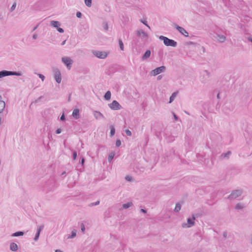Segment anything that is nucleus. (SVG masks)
Listing matches in <instances>:
<instances>
[{"instance_id":"f257e3e1","label":"nucleus","mask_w":252,"mask_h":252,"mask_svg":"<svg viewBox=\"0 0 252 252\" xmlns=\"http://www.w3.org/2000/svg\"><path fill=\"white\" fill-rule=\"evenodd\" d=\"M159 38L160 40H163L164 44L167 46L176 47L177 45V42L175 41L174 40L170 39L167 37L160 35L159 37Z\"/></svg>"},{"instance_id":"f03ea898","label":"nucleus","mask_w":252,"mask_h":252,"mask_svg":"<svg viewBox=\"0 0 252 252\" xmlns=\"http://www.w3.org/2000/svg\"><path fill=\"white\" fill-rule=\"evenodd\" d=\"M11 75L21 76V73L19 72L11 71L5 70L0 71V78Z\"/></svg>"},{"instance_id":"7ed1b4c3","label":"nucleus","mask_w":252,"mask_h":252,"mask_svg":"<svg viewBox=\"0 0 252 252\" xmlns=\"http://www.w3.org/2000/svg\"><path fill=\"white\" fill-rule=\"evenodd\" d=\"M243 192V190L241 189H236L233 190L230 194L228 196L229 200H233L240 196Z\"/></svg>"},{"instance_id":"20e7f679","label":"nucleus","mask_w":252,"mask_h":252,"mask_svg":"<svg viewBox=\"0 0 252 252\" xmlns=\"http://www.w3.org/2000/svg\"><path fill=\"white\" fill-rule=\"evenodd\" d=\"M92 52L94 56L101 59H105L108 55V53L104 51H93Z\"/></svg>"},{"instance_id":"39448f33","label":"nucleus","mask_w":252,"mask_h":252,"mask_svg":"<svg viewBox=\"0 0 252 252\" xmlns=\"http://www.w3.org/2000/svg\"><path fill=\"white\" fill-rule=\"evenodd\" d=\"M166 68L164 66H161L158 67H157L154 70H152L150 72V75L152 76H156L159 73L165 71Z\"/></svg>"},{"instance_id":"423d86ee","label":"nucleus","mask_w":252,"mask_h":252,"mask_svg":"<svg viewBox=\"0 0 252 252\" xmlns=\"http://www.w3.org/2000/svg\"><path fill=\"white\" fill-rule=\"evenodd\" d=\"M196 219V217L195 216V215L193 214L192 215V218H188L187 219V222L188 223H183V227H190L194 225V220Z\"/></svg>"},{"instance_id":"0eeeda50","label":"nucleus","mask_w":252,"mask_h":252,"mask_svg":"<svg viewBox=\"0 0 252 252\" xmlns=\"http://www.w3.org/2000/svg\"><path fill=\"white\" fill-rule=\"evenodd\" d=\"M108 106L110 109L114 110H120L122 108V106L116 100H113L112 103L108 104Z\"/></svg>"},{"instance_id":"6e6552de","label":"nucleus","mask_w":252,"mask_h":252,"mask_svg":"<svg viewBox=\"0 0 252 252\" xmlns=\"http://www.w3.org/2000/svg\"><path fill=\"white\" fill-rule=\"evenodd\" d=\"M63 63L66 66L67 68L69 70L71 67L73 63V60L69 57H63L62 58Z\"/></svg>"},{"instance_id":"1a4fd4ad","label":"nucleus","mask_w":252,"mask_h":252,"mask_svg":"<svg viewBox=\"0 0 252 252\" xmlns=\"http://www.w3.org/2000/svg\"><path fill=\"white\" fill-rule=\"evenodd\" d=\"M54 78L58 83H60L62 80L61 73L58 69L54 70Z\"/></svg>"},{"instance_id":"9d476101","label":"nucleus","mask_w":252,"mask_h":252,"mask_svg":"<svg viewBox=\"0 0 252 252\" xmlns=\"http://www.w3.org/2000/svg\"><path fill=\"white\" fill-rule=\"evenodd\" d=\"M175 28L176 29L183 35H185V36H188V32H187V31L183 28L180 27L177 25H175Z\"/></svg>"},{"instance_id":"9b49d317","label":"nucleus","mask_w":252,"mask_h":252,"mask_svg":"<svg viewBox=\"0 0 252 252\" xmlns=\"http://www.w3.org/2000/svg\"><path fill=\"white\" fill-rule=\"evenodd\" d=\"M137 35L140 36L142 39L147 38L148 37V34L142 30L137 31Z\"/></svg>"},{"instance_id":"f8f14e48","label":"nucleus","mask_w":252,"mask_h":252,"mask_svg":"<svg viewBox=\"0 0 252 252\" xmlns=\"http://www.w3.org/2000/svg\"><path fill=\"white\" fill-rule=\"evenodd\" d=\"M93 114L94 118L96 120L104 118V115L99 111H94Z\"/></svg>"},{"instance_id":"ddd939ff","label":"nucleus","mask_w":252,"mask_h":252,"mask_svg":"<svg viewBox=\"0 0 252 252\" xmlns=\"http://www.w3.org/2000/svg\"><path fill=\"white\" fill-rule=\"evenodd\" d=\"M217 40L220 42H224L226 40V37L224 35L217 34L215 36Z\"/></svg>"},{"instance_id":"4468645a","label":"nucleus","mask_w":252,"mask_h":252,"mask_svg":"<svg viewBox=\"0 0 252 252\" xmlns=\"http://www.w3.org/2000/svg\"><path fill=\"white\" fill-rule=\"evenodd\" d=\"M5 107V103L2 100L1 95L0 94V114L2 113Z\"/></svg>"},{"instance_id":"2eb2a0df","label":"nucleus","mask_w":252,"mask_h":252,"mask_svg":"<svg viewBox=\"0 0 252 252\" xmlns=\"http://www.w3.org/2000/svg\"><path fill=\"white\" fill-rule=\"evenodd\" d=\"M43 227H44V225H41L37 228V232H36L35 237L34 238L35 241H37L38 240V239L39 237L40 233L41 231L42 230V229H43Z\"/></svg>"},{"instance_id":"dca6fc26","label":"nucleus","mask_w":252,"mask_h":252,"mask_svg":"<svg viewBox=\"0 0 252 252\" xmlns=\"http://www.w3.org/2000/svg\"><path fill=\"white\" fill-rule=\"evenodd\" d=\"M151 51L149 50H147L142 57L143 61L146 60L148 59L151 55Z\"/></svg>"},{"instance_id":"f3484780","label":"nucleus","mask_w":252,"mask_h":252,"mask_svg":"<svg viewBox=\"0 0 252 252\" xmlns=\"http://www.w3.org/2000/svg\"><path fill=\"white\" fill-rule=\"evenodd\" d=\"M72 116L76 119L79 118V110L78 109H75L73 110Z\"/></svg>"},{"instance_id":"a211bd4d","label":"nucleus","mask_w":252,"mask_h":252,"mask_svg":"<svg viewBox=\"0 0 252 252\" xmlns=\"http://www.w3.org/2000/svg\"><path fill=\"white\" fill-rule=\"evenodd\" d=\"M10 250L15 252L18 250V246L15 243H11L10 245Z\"/></svg>"},{"instance_id":"6ab92c4d","label":"nucleus","mask_w":252,"mask_h":252,"mask_svg":"<svg viewBox=\"0 0 252 252\" xmlns=\"http://www.w3.org/2000/svg\"><path fill=\"white\" fill-rule=\"evenodd\" d=\"M50 24L52 26L57 28L61 25L60 22L56 21H52Z\"/></svg>"},{"instance_id":"aec40b11","label":"nucleus","mask_w":252,"mask_h":252,"mask_svg":"<svg viewBox=\"0 0 252 252\" xmlns=\"http://www.w3.org/2000/svg\"><path fill=\"white\" fill-rule=\"evenodd\" d=\"M133 205L132 203L131 202H127V203H126V204H123V209H127L129 207H130L131 206H132Z\"/></svg>"},{"instance_id":"412c9836","label":"nucleus","mask_w":252,"mask_h":252,"mask_svg":"<svg viewBox=\"0 0 252 252\" xmlns=\"http://www.w3.org/2000/svg\"><path fill=\"white\" fill-rule=\"evenodd\" d=\"M111 92L110 91H107L105 95H104V98L107 100H110V99L111 98Z\"/></svg>"},{"instance_id":"4be33fe9","label":"nucleus","mask_w":252,"mask_h":252,"mask_svg":"<svg viewBox=\"0 0 252 252\" xmlns=\"http://www.w3.org/2000/svg\"><path fill=\"white\" fill-rule=\"evenodd\" d=\"M181 204L179 202L176 203L175 208L174 209V211L175 212H179L180 211V210H181Z\"/></svg>"},{"instance_id":"5701e85b","label":"nucleus","mask_w":252,"mask_h":252,"mask_svg":"<svg viewBox=\"0 0 252 252\" xmlns=\"http://www.w3.org/2000/svg\"><path fill=\"white\" fill-rule=\"evenodd\" d=\"M110 136L111 137H112L115 133V127L113 126H110Z\"/></svg>"},{"instance_id":"b1692460","label":"nucleus","mask_w":252,"mask_h":252,"mask_svg":"<svg viewBox=\"0 0 252 252\" xmlns=\"http://www.w3.org/2000/svg\"><path fill=\"white\" fill-rule=\"evenodd\" d=\"M24 232L22 231H17L12 234V236L14 237L23 236Z\"/></svg>"},{"instance_id":"393cba45","label":"nucleus","mask_w":252,"mask_h":252,"mask_svg":"<svg viewBox=\"0 0 252 252\" xmlns=\"http://www.w3.org/2000/svg\"><path fill=\"white\" fill-rule=\"evenodd\" d=\"M177 93H178V92H174L172 94V95L170 97V100H169V102L170 103H171L174 100Z\"/></svg>"},{"instance_id":"a878e982","label":"nucleus","mask_w":252,"mask_h":252,"mask_svg":"<svg viewBox=\"0 0 252 252\" xmlns=\"http://www.w3.org/2000/svg\"><path fill=\"white\" fill-rule=\"evenodd\" d=\"M244 207V205L242 203H237L235 206V209L237 210L242 209Z\"/></svg>"},{"instance_id":"bb28decb","label":"nucleus","mask_w":252,"mask_h":252,"mask_svg":"<svg viewBox=\"0 0 252 252\" xmlns=\"http://www.w3.org/2000/svg\"><path fill=\"white\" fill-rule=\"evenodd\" d=\"M76 236V230H73L71 232V235L68 237V239H72Z\"/></svg>"},{"instance_id":"cd10ccee","label":"nucleus","mask_w":252,"mask_h":252,"mask_svg":"<svg viewBox=\"0 0 252 252\" xmlns=\"http://www.w3.org/2000/svg\"><path fill=\"white\" fill-rule=\"evenodd\" d=\"M115 156V153H111L108 156V161L109 162H111V160L113 159V158H114V157Z\"/></svg>"},{"instance_id":"c85d7f7f","label":"nucleus","mask_w":252,"mask_h":252,"mask_svg":"<svg viewBox=\"0 0 252 252\" xmlns=\"http://www.w3.org/2000/svg\"><path fill=\"white\" fill-rule=\"evenodd\" d=\"M92 0H85V3L88 7H91L92 6Z\"/></svg>"},{"instance_id":"c756f323","label":"nucleus","mask_w":252,"mask_h":252,"mask_svg":"<svg viewBox=\"0 0 252 252\" xmlns=\"http://www.w3.org/2000/svg\"><path fill=\"white\" fill-rule=\"evenodd\" d=\"M119 46H120L121 50L123 51L124 50V44H123V41H122V40L121 39H120L119 40Z\"/></svg>"},{"instance_id":"7c9ffc66","label":"nucleus","mask_w":252,"mask_h":252,"mask_svg":"<svg viewBox=\"0 0 252 252\" xmlns=\"http://www.w3.org/2000/svg\"><path fill=\"white\" fill-rule=\"evenodd\" d=\"M231 154V152L230 151H228L226 153H223L222 154L221 156V157H223V158H228L229 157V156Z\"/></svg>"},{"instance_id":"2f4dec72","label":"nucleus","mask_w":252,"mask_h":252,"mask_svg":"<svg viewBox=\"0 0 252 252\" xmlns=\"http://www.w3.org/2000/svg\"><path fill=\"white\" fill-rule=\"evenodd\" d=\"M102 27L105 31H107L108 30V26L106 22L102 23Z\"/></svg>"},{"instance_id":"473e14b6","label":"nucleus","mask_w":252,"mask_h":252,"mask_svg":"<svg viewBox=\"0 0 252 252\" xmlns=\"http://www.w3.org/2000/svg\"><path fill=\"white\" fill-rule=\"evenodd\" d=\"M99 204V201H97L95 202H93V203H92L90 204L89 206L90 207H92V206H94L97 205Z\"/></svg>"},{"instance_id":"72a5a7b5","label":"nucleus","mask_w":252,"mask_h":252,"mask_svg":"<svg viewBox=\"0 0 252 252\" xmlns=\"http://www.w3.org/2000/svg\"><path fill=\"white\" fill-rule=\"evenodd\" d=\"M16 2H14L10 8V11H13V10H14L16 8Z\"/></svg>"},{"instance_id":"f704fd0d","label":"nucleus","mask_w":252,"mask_h":252,"mask_svg":"<svg viewBox=\"0 0 252 252\" xmlns=\"http://www.w3.org/2000/svg\"><path fill=\"white\" fill-rule=\"evenodd\" d=\"M81 230L82 232L84 233L85 230V227L84 224L83 223H82L81 224Z\"/></svg>"},{"instance_id":"c9c22d12","label":"nucleus","mask_w":252,"mask_h":252,"mask_svg":"<svg viewBox=\"0 0 252 252\" xmlns=\"http://www.w3.org/2000/svg\"><path fill=\"white\" fill-rule=\"evenodd\" d=\"M121 145V141L120 140H117L116 142V147H119Z\"/></svg>"},{"instance_id":"e433bc0d","label":"nucleus","mask_w":252,"mask_h":252,"mask_svg":"<svg viewBox=\"0 0 252 252\" xmlns=\"http://www.w3.org/2000/svg\"><path fill=\"white\" fill-rule=\"evenodd\" d=\"M140 22L141 23H142L143 24H144L145 25H146L147 27H148L149 29H150V27L147 24L146 21L141 20Z\"/></svg>"},{"instance_id":"4c0bfd02","label":"nucleus","mask_w":252,"mask_h":252,"mask_svg":"<svg viewBox=\"0 0 252 252\" xmlns=\"http://www.w3.org/2000/svg\"><path fill=\"white\" fill-rule=\"evenodd\" d=\"M77 152L76 151H73V160H75L77 158Z\"/></svg>"},{"instance_id":"58836bf2","label":"nucleus","mask_w":252,"mask_h":252,"mask_svg":"<svg viewBox=\"0 0 252 252\" xmlns=\"http://www.w3.org/2000/svg\"><path fill=\"white\" fill-rule=\"evenodd\" d=\"M38 75L39 77L42 80V81H43L45 79L44 76L41 74H38Z\"/></svg>"},{"instance_id":"ea45409f","label":"nucleus","mask_w":252,"mask_h":252,"mask_svg":"<svg viewBox=\"0 0 252 252\" xmlns=\"http://www.w3.org/2000/svg\"><path fill=\"white\" fill-rule=\"evenodd\" d=\"M126 133L128 136H131V134H131V132L129 130H128V129H126Z\"/></svg>"},{"instance_id":"a19ab883","label":"nucleus","mask_w":252,"mask_h":252,"mask_svg":"<svg viewBox=\"0 0 252 252\" xmlns=\"http://www.w3.org/2000/svg\"><path fill=\"white\" fill-rule=\"evenodd\" d=\"M82 13L80 12H77V13H76V16L78 17V18H81L82 17Z\"/></svg>"},{"instance_id":"79ce46f5","label":"nucleus","mask_w":252,"mask_h":252,"mask_svg":"<svg viewBox=\"0 0 252 252\" xmlns=\"http://www.w3.org/2000/svg\"><path fill=\"white\" fill-rule=\"evenodd\" d=\"M57 30L59 32H60V33H63L64 32V30L63 29L61 28H57Z\"/></svg>"},{"instance_id":"37998d69","label":"nucleus","mask_w":252,"mask_h":252,"mask_svg":"<svg viewBox=\"0 0 252 252\" xmlns=\"http://www.w3.org/2000/svg\"><path fill=\"white\" fill-rule=\"evenodd\" d=\"M126 179L127 180V181H132V177H130V176H126Z\"/></svg>"},{"instance_id":"c03bdc74","label":"nucleus","mask_w":252,"mask_h":252,"mask_svg":"<svg viewBox=\"0 0 252 252\" xmlns=\"http://www.w3.org/2000/svg\"><path fill=\"white\" fill-rule=\"evenodd\" d=\"M60 119L61 121H64L65 120V116H64V114H63L61 116Z\"/></svg>"},{"instance_id":"a18cd8bd","label":"nucleus","mask_w":252,"mask_h":252,"mask_svg":"<svg viewBox=\"0 0 252 252\" xmlns=\"http://www.w3.org/2000/svg\"><path fill=\"white\" fill-rule=\"evenodd\" d=\"M61 131H62V129L61 128H58L56 130V133L57 134H60L61 133Z\"/></svg>"},{"instance_id":"49530a36","label":"nucleus","mask_w":252,"mask_h":252,"mask_svg":"<svg viewBox=\"0 0 252 252\" xmlns=\"http://www.w3.org/2000/svg\"><path fill=\"white\" fill-rule=\"evenodd\" d=\"M37 38V34L36 33H34L33 35H32V39H36Z\"/></svg>"},{"instance_id":"de8ad7c7","label":"nucleus","mask_w":252,"mask_h":252,"mask_svg":"<svg viewBox=\"0 0 252 252\" xmlns=\"http://www.w3.org/2000/svg\"><path fill=\"white\" fill-rule=\"evenodd\" d=\"M84 162H85V158H82L81 159V163L82 166H83Z\"/></svg>"},{"instance_id":"09e8293b","label":"nucleus","mask_w":252,"mask_h":252,"mask_svg":"<svg viewBox=\"0 0 252 252\" xmlns=\"http://www.w3.org/2000/svg\"><path fill=\"white\" fill-rule=\"evenodd\" d=\"M173 116H174L175 120L176 121H177L178 119V117L175 115V114L174 113H173Z\"/></svg>"},{"instance_id":"8fccbe9b","label":"nucleus","mask_w":252,"mask_h":252,"mask_svg":"<svg viewBox=\"0 0 252 252\" xmlns=\"http://www.w3.org/2000/svg\"><path fill=\"white\" fill-rule=\"evenodd\" d=\"M227 232H225H225H224L223 233V237H224V238H226V237H227Z\"/></svg>"},{"instance_id":"3c124183","label":"nucleus","mask_w":252,"mask_h":252,"mask_svg":"<svg viewBox=\"0 0 252 252\" xmlns=\"http://www.w3.org/2000/svg\"><path fill=\"white\" fill-rule=\"evenodd\" d=\"M140 212H142L143 213H147V211L146 210L144 209H141L140 210Z\"/></svg>"},{"instance_id":"603ef678","label":"nucleus","mask_w":252,"mask_h":252,"mask_svg":"<svg viewBox=\"0 0 252 252\" xmlns=\"http://www.w3.org/2000/svg\"><path fill=\"white\" fill-rule=\"evenodd\" d=\"M38 26H39V24H37L35 27H34L33 28V29H32V32L34 31H35V30L37 28V27H38Z\"/></svg>"},{"instance_id":"864d4df0","label":"nucleus","mask_w":252,"mask_h":252,"mask_svg":"<svg viewBox=\"0 0 252 252\" xmlns=\"http://www.w3.org/2000/svg\"><path fill=\"white\" fill-rule=\"evenodd\" d=\"M162 76L161 75H158V77H157V79L158 80H160L161 78H162Z\"/></svg>"},{"instance_id":"5fc2aeb1","label":"nucleus","mask_w":252,"mask_h":252,"mask_svg":"<svg viewBox=\"0 0 252 252\" xmlns=\"http://www.w3.org/2000/svg\"><path fill=\"white\" fill-rule=\"evenodd\" d=\"M65 42H66V40H64L63 41V42L62 43V45H63L65 44Z\"/></svg>"},{"instance_id":"6e6d98bb","label":"nucleus","mask_w":252,"mask_h":252,"mask_svg":"<svg viewBox=\"0 0 252 252\" xmlns=\"http://www.w3.org/2000/svg\"><path fill=\"white\" fill-rule=\"evenodd\" d=\"M55 252H62V251H61V250H56L55 251Z\"/></svg>"},{"instance_id":"4d7b16f0","label":"nucleus","mask_w":252,"mask_h":252,"mask_svg":"<svg viewBox=\"0 0 252 252\" xmlns=\"http://www.w3.org/2000/svg\"><path fill=\"white\" fill-rule=\"evenodd\" d=\"M248 40L252 43V38H249Z\"/></svg>"},{"instance_id":"13d9d810","label":"nucleus","mask_w":252,"mask_h":252,"mask_svg":"<svg viewBox=\"0 0 252 252\" xmlns=\"http://www.w3.org/2000/svg\"><path fill=\"white\" fill-rule=\"evenodd\" d=\"M217 97H218V98H219V99L220 98V93H219L218 94H217Z\"/></svg>"},{"instance_id":"bf43d9fd","label":"nucleus","mask_w":252,"mask_h":252,"mask_svg":"<svg viewBox=\"0 0 252 252\" xmlns=\"http://www.w3.org/2000/svg\"><path fill=\"white\" fill-rule=\"evenodd\" d=\"M65 174H66V172L65 171H64L62 173V175H65Z\"/></svg>"}]
</instances>
